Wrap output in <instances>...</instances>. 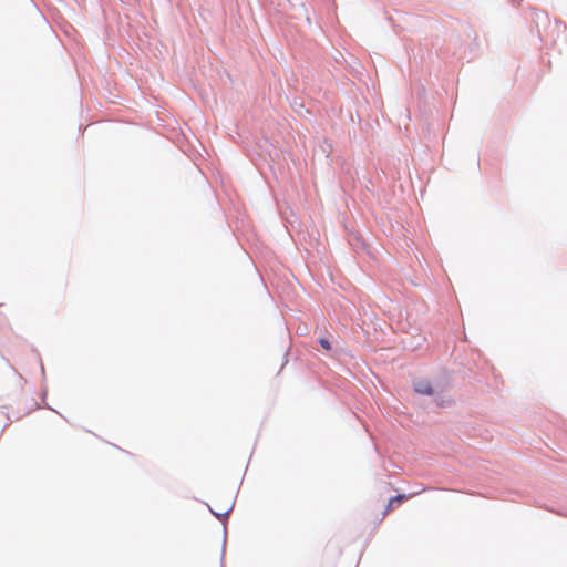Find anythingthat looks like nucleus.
Wrapping results in <instances>:
<instances>
[{"mask_svg": "<svg viewBox=\"0 0 567 567\" xmlns=\"http://www.w3.org/2000/svg\"><path fill=\"white\" fill-rule=\"evenodd\" d=\"M415 390L419 392V393H422V394H431L432 391H431V386L429 383L426 382H419L416 385H415Z\"/></svg>", "mask_w": 567, "mask_h": 567, "instance_id": "obj_2", "label": "nucleus"}, {"mask_svg": "<svg viewBox=\"0 0 567 567\" xmlns=\"http://www.w3.org/2000/svg\"><path fill=\"white\" fill-rule=\"evenodd\" d=\"M406 498H408V496L404 494H399L394 497H391L388 502V505L385 506V509L382 513V517H385L394 508V505H396V503L401 504Z\"/></svg>", "mask_w": 567, "mask_h": 567, "instance_id": "obj_1", "label": "nucleus"}, {"mask_svg": "<svg viewBox=\"0 0 567 567\" xmlns=\"http://www.w3.org/2000/svg\"><path fill=\"white\" fill-rule=\"evenodd\" d=\"M319 342H320L321 347L323 349H326L327 351H329L331 349V344H330V342L327 339L321 338L319 340Z\"/></svg>", "mask_w": 567, "mask_h": 567, "instance_id": "obj_3", "label": "nucleus"}]
</instances>
